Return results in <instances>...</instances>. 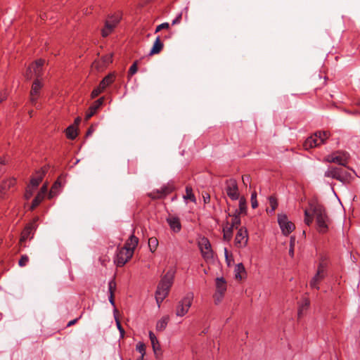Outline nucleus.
I'll return each instance as SVG.
<instances>
[{"label":"nucleus","mask_w":360,"mask_h":360,"mask_svg":"<svg viewBox=\"0 0 360 360\" xmlns=\"http://www.w3.org/2000/svg\"><path fill=\"white\" fill-rule=\"evenodd\" d=\"M304 223L307 226L312 224L314 217H315L318 231L319 233L327 232L330 219L323 206L319 204L316 200L309 201V208L304 210Z\"/></svg>","instance_id":"f257e3e1"},{"label":"nucleus","mask_w":360,"mask_h":360,"mask_svg":"<svg viewBox=\"0 0 360 360\" xmlns=\"http://www.w3.org/2000/svg\"><path fill=\"white\" fill-rule=\"evenodd\" d=\"M176 274L174 268H170L167 272L162 277L155 292V300L158 307L164 299L167 296L169 289L172 287Z\"/></svg>","instance_id":"f03ea898"},{"label":"nucleus","mask_w":360,"mask_h":360,"mask_svg":"<svg viewBox=\"0 0 360 360\" xmlns=\"http://www.w3.org/2000/svg\"><path fill=\"white\" fill-rule=\"evenodd\" d=\"M351 172L342 167H328L324 173V176L336 179L343 184H349L356 175V172L351 169Z\"/></svg>","instance_id":"7ed1b4c3"},{"label":"nucleus","mask_w":360,"mask_h":360,"mask_svg":"<svg viewBox=\"0 0 360 360\" xmlns=\"http://www.w3.org/2000/svg\"><path fill=\"white\" fill-rule=\"evenodd\" d=\"M330 133L326 131H319L314 133V135L308 137L304 143V147L305 149L308 150L309 148H312L314 147H316L323 144L326 142V141L329 138Z\"/></svg>","instance_id":"20e7f679"},{"label":"nucleus","mask_w":360,"mask_h":360,"mask_svg":"<svg viewBox=\"0 0 360 360\" xmlns=\"http://www.w3.org/2000/svg\"><path fill=\"white\" fill-rule=\"evenodd\" d=\"M194 295L193 292H188L176 306V315L178 316H184L188 311L192 304Z\"/></svg>","instance_id":"39448f33"},{"label":"nucleus","mask_w":360,"mask_h":360,"mask_svg":"<svg viewBox=\"0 0 360 360\" xmlns=\"http://www.w3.org/2000/svg\"><path fill=\"white\" fill-rule=\"evenodd\" d=\"M133 250L127 247L118 248L115 259L117 266H124L133 256Z\"/></svg>","instance_id":"423d86ee"},{"label":"nucleus","mask_w":360,"mask_h":360,"mask_svg":"<svg viewBox=\"0 0 360 360\" xmlns=\"http://www.w3.org/2000/svg\"><path fill=\"white\" fill-rule=\"evenodd\" d=\"M349 155L347 152L337 151L326 157V161L328 162L337 163L340 166L345 167L347 164Z\"/></svg>","instance_id":"0eeeda50"},{"label":"nucleus","mask_w":360,"mask_h":360,"mask_svg":"<svg viewBox=\"0 0 360 360\" xmlns=\"http://www.w3.org/2000/svg\"><path fill=\"white\" fill-rule=\"evenodd\" d=\"M198 247L204 259L207 262L213 258L211 244L206 237H202L198 241Z\"/></svg>","instance_id":"6e6552de"},{"label":"nucleus","mask_w":360,"mask_h":360,"mask_svg":"<svg viewBox=\"0 0 360 360\" xmlns=\"http://www.w3.org/2000/svg\"><path fill=\"white\" fill-rule=\"evenodd\" d=\"M226 186V192L227 195L232 200H237L239 198V191L238 184L234 179H227L225 182Z\"/></svg>","instance_id":"1a4fd4ad"},{"label":"nucleus","mask_w":360,"mask_h":360,"mask_svg":"<svg viewBox=\"0 0 360 360\" xmlns=\"http://www.w3.org/2000/svg\"><path fill=\"white\" fill-rule=\"evenodd\" d=\"M278 222L280 228L284 235L290 234L294 229L295 225L292 222L288 221L285 214H280L278 215Z\"/></svg>","instance_id":"9d476101"},{"label":"nucleus","mask_w":360,"mask_h":360,"mask_svg":"<svg viewBox=\"0 0 360 360\" xmlns=\"http://www.w3.org/2000/svg\"><path fill=\"white\" fill-rule=\"evenodd\" d=\"M248 241V231L245 227L238 229L235 238V245L238 248H245Z\"/></svg>","instance_id":"9b49d317"},{"label":"nucleus","mask_w":360,"mask_h":360,"mask_svg":"<svg viewBox=\"0 0 360 360\" xmlns=\"http://www.w3.org/2000/svg\"><path fill=\"white\" fill-rule=\"evenodd\" d=\"M39 219L38 217H36L34 221L30 224H28L22 231L21 233L20 238V243H24L27 239L32 238L34 231L37 229L36 222Z\"/></svg>","instance_id":"f8f14e48"},{"label":"nucleus","mask_w":360,"mask_h":360,"mask_svg":"<svg viewBox=\"0 0 360 360\" xmlns=\"http://www.w3.org/2000/svg\"><path fill=\"white\" fill-rule=\"evenodd\" d=\"M44 60L42 59L37 60L34 63H33L30 67H29L27 70L26 75L27 79H30L32 78V74L34 75L37 77H39L41 73L42 67L44 65Z\"/></svg>","instance_id":"ddd939ff"},{"label":"nucleus","mask_w":360,"mask_h":360,"mask_svg":"<svg viewBox=\"0 0 360 360\" xmlns=\"http://www.w3.org/2000/svg\"><path fill=\"white\" fill-rule=\"evenodd\" d=\"M42 87L41 82L37 79H36L32 86L30 91V102L32 105L38 108L37 100L39 97L40 89Z\"/></svg>","instance_id":"4468645a"},{"label":"nucleus","mask_w":360,"mask_h":360,"mask_svg":"<svg viewBox=\"0 0 360 360\" xmlns=\"http://www.w3.org/2000/svg\"><path fill=\"white\" fill-rule=\"evenodd\" d=\"M119 22L117 18H110L107 20L105 23L104 28L102 30L101 33L103 37H108L114 30L115 26Z\"/></svg>","instance_id":"2eb2a0df"},{"label":"nucleus","mask_w":360,"mask_h":360,"mask_svg":"<svg viewBox=\"0 0 360 360\" xmlns=\"http://www.w3.org/2000/svg\"><path fill=\"white\" fill-rule=\"evenodd\" d=\"M173 190V188L169 186H164L160 189H158L156 191H153L149 194V196L152 198H161L166 195L170 193Z\"/></svg>","instance_id":"dca6fc26"},{"label":"nucleus","mask_w":360,"mask_h":360,"mask_svg":"<svg viewBox=\"0 0 360 360\" xmlns=\"http://www.w3.org/2000/svg\"><path fill=\"white\" fill-rule=\"evenodd\" d=\"M167 221L172 229L174 233H178L181 229V224L179 217L174 216H170L167 219Z\"/></svg>","instance_id":"f3484780"},{"label":"nucleus","mask_w":360,"mask_h":360,"mask_svg":"<svg viewBox=\"0 0 360 360\" xmlns=\"http://www.w3.org/2000/svg\"><path fill=\"white\" fill-rule=\"evenodd\" d=\"M104 98L101 97L94 102V103L89 107V111L86 115V120L91 118L97 111V110L102 105Z\"/></svg>","instance_id":"a211bd4d"},{"label":"nucleus","mask_w":360,"mask_h":360,"mask_svg":"<svg viewBox=\"0 0 360 360\" xmlns=\"http://www.w3.org/2000/svg\"><path fill=\"white\" fill-rule=\"evenodd\" d=\"M326 274H321L320 272L316 271V274L314 276V277L310 281L309 285L311 288L319 289V283L323 280L326 277Z\"/></svg>","instance_id":"6ab92c4d"},{"label":"nucleus","mask_w":360,"mask_h":360,"mask_svg":"<svg viewBox=\"0 0 360 360\" xmlns=\"http://www.w3.org/2000/svg\"><path fill=\"white\" fill-rule=\"evenodd\" d=\"M169 316L168 315L162 316L160 320L157 321L155 329L158 332H162L167 328L169 321Z\"/></svg>","instance_id":"aec40b11"},{"label":"nucleus","mask_w":360,"mask_h":360,"mask_svg":"<svg viewBox=\"0 0 360 360\" xmlns=\"http://www.w3.org/2000/svg\"><path fill=\"white\" fill-rule=\"evenodd\" d=\"M45 174V171L41 169L37 172L36 176L32 178L30 181V185L33 188H36L39 183L41 181L43 176Z\"/></svg>","instance_id":"412c9836"},{"label":"nucleus","mask_w":360,"mask_h":360,"mask_svg":"<svg viewBox=\"0 0 360 360\" xmlns=\"http://www.w3.org/2000/svg\"><path fill=\"white\" fill-rule=\"evenodd\" d=\"M163 48V44L160 41V36H158L155 39V41L153 44V46L150 51V55L157 54L160 52V51Z\"/></svg>","instance_id":"4be33fe9"},{"label":"nucleus","mask_w":360,"mask_h":360,"mask_svg":"<svg viewBox=\"0 0 360 360\" xmlns=\"http://www.w3.org/2000/svg\"><path fill=\"white\" fill-rule=\"evenodd\" d=\"M229 217H232V220L231 224H229V227L233 229H238V226L240 224V213L235 212L233 214H229Z\"/></svg>","instance_id":"5701e85b"},{"label":"nucleus","mask_w":360,"mask_h":360,"mask_svg":"<svg viewBox=\"0 0 360 360\" xmlns=\"http://www.w3.org/2000/svg\"><path fill=\"white\" fill-rule=\"evenodd\" d=\"M216 287L220 294H223L226 290V281L224 278L220 277L216 279Z\"/></svg>","instance_id":"b1692460"},{"label":"nucleus","mask_w":360,"mask_h":360,"mask_svg":"<svg viewBox=\"0 0 360 360\" xmlns=\"http://www.w3.org/2000/svg\"><path fill=\"white\" fill-rule=\"evenodd\" d=\"M113 82V75L110 74L105 76L100 82L99 86L101 90H105L107 86Z\"/></svg>","instance_id":"393cba45"},{"label":"nucleus","mask_w":360,"mask_h":360,"mask_svg":"<svg viewBox=\"0 0 360 360\" xmlns=\"http://www.w3.org/2000/svg\"><path fill=\"white\" fill-rule=\"evenodd\" d=\"M149 338L151 342L154 352H156L158 350L160 349L159 341L157 339L155 335L152 331L149 332Z\"/></svg>","instance_id":"a878e982"},{"label":"nucleus","mask_w":360,"mask_h":360,"mask_svg":"<svg viewBox=\"0 0 360 360\" xmlns=\"http://www.w3.org/2000/svg\"><path fill=\"white\" fill-rule=\"evenodd\" d=\"M233 229L231 227H229V221H226V225L223 228V232H224V239L225 240L229 241L231 240L232 236H233Z\"/></svg>","instance_id":"bb28decb"},{"label":"nucleus","mask_w":360,"mask_h":360,"mask_svg":"<svg viewBox=\"0 0 360 360\" xmlns=\"http://www.w3.org/2000/svg\"><path fill=\"white\" fill-rule=\"evenodd\" d=\"M139 243V239L134 235H131L127 242L126 243L124 247H127L131 248L133 250L136 247Z\"/></svg>","instance_id":"cd10ccee"},{"label":"nucleus","mask_w":360,"mask_h":360,"mask_svg":"<svg viewBox=\"0 0 360 360\" xmlns=\"http://www.w3.org/2000/svg\"><path fill=\"white\" fill-rule=\"evenodd\" d=\"M239 209L236 210L235 212L243 214L246 212L247 205H246V200L244 197L239 198Z\"/></svg>","instance_id":"c85d7f7f"},{"label":"nucleus","mask_w":360,"mask_h":360,"mask_svg":"<svg viewBox=\"0 0 360 360\" xmlns=\"http://www.w3.org/2000/svg\"><path fill=\"white\" fill-rule=\"evenodd\" d=\"M66 136L70 139H75L77 136L76 128L72 125L69 126L66 129Z\"/></svg>","instance_id":"c756f323"},{"label":"nucleus","mask_w":360,"mask_h":360,"mask_svg":"<svg viewBox=\"0 0 360 360\" xmlns=\"http://www.w3.org/2000/svg\"><path fill=\"white\" fill-rule=\"evenodd\" d=\"M15 183V179H9L6 180L1 185L0 192L3 193V192L6 191L7 189L13 186Z\"/></svg>","instance_id":"7c9ffc66"},{"label":"nucleus","mask_w":360,"mask_h":360,"mask_svg":"<svg viewBox=\"0 0 360 360\" xmlns=\"http://www.w3.org/2000/svg\"><path fill=\"white\" fill-rule=\"evenodd\" d=\"M184 198L185 200H190L192 202H195L196 199L191 186L186 187V195H184Z\"/></svg>","instance_id":"2f4dec72"},{"label":"nucleus","mask_w":360,"mask_h":360,"mask_svg":"<svg viewBox=\"0 0 360 360\" xmlns=\"http://www.w3.org/2000/svg\"><path fill=\"white\" fill-rule=\"evenodd\" d=\"M327 262L323 257L321 258L319 264L318 265L317 271L321 274H326Z\"/></svg>","instance_id":"473e14b6"},{"label":"nucleus","mask_w":360,"mask_h":360,"mask_svg":"<svg viewBox=\"0 0 360 360\" xmlns=\"http://www.w3.org/2000/svg\"><path fill=\"white\" fill-rule=\"evenodd\" d=\"M158 246V240L155 237L148 239V247L151 252H154Z\"/></svg>","instance_id":"72a5a7b5"},{"label":"nucleus","mask_w":360,"mask_h":360,"mask_svg":"<svg viewBox=\"0 0 360 360\" xmlns=\"http://www.w3.org/2000/svg\"><path fill=\"white\" fill-rule=\"evenodd\" d=\"M245 267L242 263L238 264L235 267V276L236 278H241V273L245 272Z\"/></svg>","instance_id":"f704fd0d"},{"label":"nucleus","mask_w":360,"mask_h":360,"mask_svg":"<svg viewBox=\"0 0 360 360\" xmlns=\"http://www.w3.org/2000/svg\"><path fill=\"white\" fill-rule=\"evenodd\" d=\"M309 305V301L306 298L304 299L302 304L299 307V309H298L299 317H300L302 315L304 311L307 309Z\"/></svg>","instance_id":"c9c22d12"},{"label":"nucleus","mask_w":360,"mask_h":360,"mask_svg":"<svg viewBox=\"0 0 360 360\" xmlns=\"http://www.w3.org/2000/svg\"><path fill=\"white\" fill-rule=\"evenodd\" d=\"M136 349L141 354V356L139 358H142V360H143V356L146 354V346L144 343L141 342H138L136 346Z\"/></svg>","instance_id":"e433bc0d"},{"label":"nucleus","mask_w":360,"mask_h":360,"mask_svg":"<svg viewBox=\"0 0 360 360\" xmlns=\"http://www.w3.org/2000/svg\"><path fill=\"white\" fill-rule=\"evenodd\" d=\"M44 198H43V196H41V195L37 194V196L32 200L30 210H34L41 203Z\"/></svg>","instance_id":"4c0bfd02"},{"label":"nucleus","mask_w":360,"mask_h":360,"mask_svg":"<svg viewBox=\"0 0 360 360\" xmlns=\"http://www.w3.org/2000/svg\"><path fill=\"white\" fill-rule=\"evenodd\" d=\"M115 322H116L117 328L120 332V338H124L125 332L121 325L120 320L117 317H115Z\"/></svg>","instance_id":"58836bf2"},{"label":"nucleus","mask_w":360,"mask_h":360,"mask_svg":"<svg viewBox=\"0 0 360 360\" xmlns=\"http://www.w3.org/2000/svg\"><path fill=\"white\" fill-rule=\"evenodd\" d=\"M251 205L253 209H255L258 206V202L257 200V192L254 191L251 194Z\"/></svg>","instance_id":"ea45409f"},{"label":"nucleus","mask_w":360,"mask_h":360,"mask_svg":"<svg viewBox=\"0 0 360 360\" xmlns=\"http://www.w3.org/2000/svg\"><path fill=\"white\" fill-rule=\"evenodd\" d=\"M116 288V283L114 279L110 280L108 282V292L109 295L114 294V290Z\"/></svg>","instance_id":"a19ab883"},{"label":"nucleus","mask_w":360,"mask_h":360,"mask_svg":"<svg viewBox=\"0 0 360 360\" xmlns=\"http://www.w3.org/2000/svg\"><path fill=\"white\" fill-rule=\"evenodd\" d=\"M29 261V257L27 255H23L21 256L19 262H18V264L20 266H25L27 265V262Z\"/></svg>","instance_id":"79ce46f5"},{"label":"nucleus","mask_w":360,"mask_h":360,"mask_svg":"<svg viewBox=\"0 0 360 360\" xmlns=\"http://www.w3.org/2000/svg\"><path fill=\"white\" fill-rule=\"evenodd\" d=\"M269 204H270V205L271 207V212H274L276 210V207H277V205H278L277 204V201H276L275 198H274L273 196H270L269 198Z\"/></svg>","instance_id":"37998d69"},{"label":"nucleus","mask_w":360,"mask_h":360,"mask_svg":"<svg viewBox=\"0 0 360 360\" xmlns=\"http://www.w3.org/2000/svg\"><path fill=\"white\" fill-rule=\"evenodd\" d=\"M169 24L168 22H163L156 27L155 33H157L163 29H169Z\"/></svg>","instance_id":"c03bdc74"},{"label":"nucleus","mask_w":360,"mask_h":360,"mask_svg":"<svg viewBox=\"0 0 360 360\" xmlns=\"http://www.w3.org/2000/svg\"><path fill=\"white\" fill-rule=\"evenodd\" d=\"M138 70V68H137V62H134L131 66L130 67L129 70V75L130 76H132L133 75H134Z\"/></svg>","instance_id":"a18cd8bd"},{"label":"nucleus","mask_w":360,"mask_h":360,"mask_svg":"<svg viewBox=\"0 0 360 360\" xmlns=\"http://www.w3.org/2000/svg\"><path fill=\"white\" fill-rule=\"evenodd\" d=\"M104 90H101V88L98 86L96 89L93 90L91 92V96L92 98L97 97L100 94H101Z\"/></svg>","instance_id":"49530a36"},{"label":"nucleus","mask_w":360,"mask_h":360,"mask_svg":"<svg viewBox=\"0 0 360 360\" xmlns=\"http://www.w3.org/2000/svg\"><path fill=\"white\" fill-rule=\"evenodd\" d=\"M60 183H58V182H56V183L53 184V187H52V188H51V191H50V193H49V198H52V197H53V195H55L54 190H55V189H56L58 187H59V186H60Z\"/></svg>","instance_id":"de8ad7c7"},{"label":"nucleus","mask_w":360,"mask_h":360,"mask_svg":"<svg viewBox=\"0 0 360 360\" xmlns=\"http://www.w3.org/2000/svg\"><path fill=\"white\" fill-rule=\"evenodd\" d=\"M47 192V186L44 185L40 189V191L38 193L39 195H41V196H43L44 198L46 193Z\"/></svg>","instance_id":"09e8293b"},{"label":"nucleus","mask_w":360,"mask_h":360,"mask_svg":"<svg viewBox=\"0 0 360 360\" xmlns=\"http://www.w3.org/2000/svg\"><path fill=\"white\" fill-rule=\"evenodd\" d=\"M181 14L180 13V14H179V15L176 17V18H175V19H174V20H172V25H176V24L179 23V22H180V21H181Z\"/></svg>","instance_id":"8fccbe9b"},{"label":"nucleus","mask_w":360,"mask_h":360,"mask_svg":"<svg viewBox=\"0 0 360 360\" xmlns=\"http://www.w3.org/2000/svg\"><path fill=\"white\" fill-rule=\"evenodd\" d=\"M243 182L245 185H247L248 182L250 181V176L248 175L243 176L242 177Z\"/></svg>","instance_id":"3c124183"},{"label":"nucleus","mask_w":360,"mask_h":360,"mask_svg":"<svg viewBox=\"0 0 360 360\" xmlns=\"http://www.w3.org/2000/svg\"><path fill=\"white\" fill-rule=\"evenodd\" d=\"M112 54H110V56H106L103 58L104 63H111L112 62Z\"/></svg>","instance_id":"603ef678"},{"label":"nucleus","mask_w":360,"mask_h":360,"mask_svg":"<svg viewBox=\"0 0 360 360\" xmlns=\"http://www.w3.org/2000/svg\"><path fill=\"white\" fill-rule=\"evenodd\" d=\"M108 298H109V302L111 304V305L113 306L114 307H115V301H114V294L111 293V295H109Z\"/></svg>","instance_id":"864d4df0"},{"label":"nucleus","mask_w":360,"mask_h":360,"mask_svg":"<svg viewBox=\"0 0 360 360\" xmlns=\"http://www.w3.org/2000/svg\"><path fill=\"white\" fill-rule=\"evenodd\" d=\"M6 98V96L4 93H0V103L2 102L4 100H5Z\"/></svg>","instance_id":"5fc2aeb1"},{"label":"nucleus","mask_w":360,"mask_h":360,"mask_svg":"<svg viewBox=\"0 0 360 360\" xmlns=\"http://www.w3.org/2000/svg\"><path fill=\"white\" fill-rule=\"evenodd\" d=\"M79 319H73L72 321H70L68 323V326H72L74 325L78 320Z\"/></svg>","instance_id":"6e6d98bb"},{"label":"nucleus","mask_w":360,"mask_h":360,"mask_svg":"<svg viewBox=\"0 0 360 360\" xmlns=\"http://www.w3.org/2000/svg\"><path fill=\"white\" fill-rule=\"evenodd\" d=\"M93 131H94V129H93V127H90V128L88 129V131H87V132H86V136H91V134L93 133Z\"/></svg>","instance_id":"4d7b16f0"},{"label":"nucleus","mask_w":360,"mask_h":360,"mask_svg":"<svg viewBox=\"0 0 360 360\" xmlns=\"http://www.w3.org/2000/svg\"><path fill=\"white\" fill-rule=\"evenodd\" d=\"M224 255H225L226 259L228 260V250L226 248H224Z\"/></svg>","instance_id":"13d9d810"},{"label":"nucleus","mask_w":360,"mask_h":360,"mask_svg":"<svg viewBox=\"0 0 360 360\" xmlns=\"http://www.w3.org/2000/svg\"><path fill=\"white\" fill-rule=\"evenodd\" d=\"M289 254L292 257L293 255H294V251H293V249L292 248H291L290 250H289Z\"/></svg>","instance_id":"bf43d9fd"},{"label":"nucleus","mask_w":360,"mask_h":360,"mask_svg":"<svg viewBox=\"0 0 360 360\" xmlns=\"http://www.w3.org/2000/svg\"><path fill=\"white\" fill-rule=\"evenodd\" d=\"M4 162L2 161H0V172H1L2 170V167H3V165H4Z\"/></svg>","instance_id":"052dcab7"},{"label":"nucleus","mask_w":360,"mask_h":360,"mask_svg":"<svg viewBox=\"0 0 360 360\" xmlns=\"http://www.w3.org/2000/svg\"><path fill=\"white\" fill-rule=\"evenodd\" d=\"M80 122V118L79 117H77L76 120H75V123L76 124H79Z\"/></svg>","instance_id":"680f3d73"},{"label":"nucleus","mask_w":360,"mask_h":360,"mask_svg":"<svg viewBox=\"0 0 360 360\" xmlns=\"http://www.w3.org/2000/svg\"><path fill=\"white\" fill-rule=\"evenodd\" d=\"M30 195H32V193H30V194H26V198H28L30 197Z\"/></svg>","instance_id":"e2e57ef3"}]
</instances>
